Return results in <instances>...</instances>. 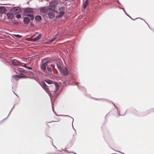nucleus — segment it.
Wrapping results in <instances>:
<instances>
[{
    "mask_svg": "<svg viewBox=\"0 0 154 154\" xmlns=\"http://www.w3.org/2000/svg\"><path fill=\"white\" fill-rule=\"evenodd\" d=\"M9 11L7 13L6 15L8 19H12L14 16V15L22 11L19 7H13L12 8L9 7Z\"/></svg>",
    "mask_w": 154,
    "mask_h": 154,
    "instance_id": "obj_1",
    "label": "nucleus"
},
{
    "mask_svg": "<svg viewBox=\"0 0 154 154\" xmlns=\"http://www.w3.org/2000/svg\"><path fill=\"white\" fill-rule=\"evenodd\" d=\"M10 58L7 54L2 51H0V60L6 62L9 61Z\"/></svg>",
    "mask_w": 154,
    "mask_h": 154,
    "instance_id": "obj_2",
    "label": "nucleus"
},
{
    "mask_svg": "<svg viewBox=\"0 0 154 154\" xmlns=\"http://www.w3.org/2000/svg\"><path fill=\"white\" fill-rule=\"evenodd\" d=\"M53 61V60L49 57L45 58L41 60V62L40 64H42L43 68L45 67V65L48 64V63H51Z\"/></svg>",
    "mask_w": 154,
    "mask_h": 154,
    "instance_id": "obj_3",
    "label": "nucleus"
},
{
    "mask_svg": "<svg viewBox=\"0 0 154 154\" xmlns=\"http://www.w3.org/2000/svg\"><path fill=\"white\" fill-rule=\"evenodd\" d=\"M104 139L106 143L109 144V142L107 141V140L111 138L112 136L108 130H106L105 131L104 136Z\"/></svg>",
    "mask_w": 154,
    "mask_h": 154,
    "instance_id": "obj_4",
    "label": "nucleus"
},
{
    "mask_svg": "<svg viewBox=\"0 0 154 154\" xmlns=\"http://www.w3.org/2000/svg\"><path fill=\"white\" fill-rule=\"evenodd\" d=\"M14 69L16 73L24 75L25 70L23 69L17 67L14 68Z\"/></svg>",
    "mask_w": 154,
    "mask_h": 154,
    "instance_id": "obj_5",
    "label": "nucleus"
},
{
    "mask_svg": "<svg viewBox=\"0 0 154 154\" xmlns=\"http://www.w3.org/2000/svg\"><path fill=\"white\" fill-rule=\"evenodd\" d=\"M131 112L135 115L139 117H142L146 115V114H144V113L138 111L137 110L134 108L131 109Z\"/></svg>",
    "mask_w": 154,
    "mask_h": 154,
    "instance_id": "obj_6",
    "label": "nucleus"
},
{
    "mask_svg": "<svg viewBox=\"0 0 154 154\" xmlns=\"http://www.w3.org/2000/svg\"><path fill=\"white\" fill-rule=\"evenodd\" d=\"M40 67L41 69L42 70V72H45V71L46 70V69L47 68V69L48 70V71L49 72H52V70L51 67H50L48 66V64H47V65H45V67L43 68L42 67V64H40Z\"/></svg>",
    "mask_w": 154,
    "mask_h": 154,
    "instance_id": "obj_7",
    "label": "nucleus"
},
{
    "mask_svg": "<svg viewBox=\"0 0 154 154\" xmlns=\"http://www.w3.org/2000/svg\"><path fill=\"white\" fill-rule=\"evenodd\" d=\"M39 83L43 88L46 91L47 93H48L49 91L48 86L44 82H42L40 83Z\"/></svg>",
    "mask_w": 154,
    "mask_h": 154,
    "instance_id": "obj_8",
    "label": "nucleus"
},
{
    "mask_svg": "<svg viewBox=\"0 0 154 154\" xmlns=\"http://www.w3.org/2000/svg\"><path fill=\"white\" fill-rule=\"evenodd\" d=\"M49 9L50 11H55L56 13H58V10L57 9L56 6L54 5H49Z\"/></svg>",
    "mask_w": 154,
    "mask_h": 154,
    "instance_id": "obj_9",
    "label": "nucleus"
},
{
    "mask_svg": "<svg viewBox=\"0 0 154 154\" xmlns=\"http://www.w3.org/2000/svg\"><path fill=\"white\" fill-rule=\"evenodd\" d=\"M22 11H23V13L24 14V13H32L33 10L32 8L30 7H27L25 8H22Z\"/></svg>",
    "mask_w": 154,
    "mask_h": 154,
    "instance_id": "obj_10",
    "label": "nucleus"
},
{
    "mask_svg": "<svg viewBox=\"0 0 154 154\" xmlns=\"http://www.w3.org/2000/svg\"><path fill=\"white\" fill-rule=\"evenodd\" d=\"M55 11H50L47 13V15L50 19H53L55 17Z\"/></svg>",
    "mask_w": 154,
    "mask_h": 154,
    "instance_id": "obj_11",
    "label": "nucleus"
},
{
    "mask_svg": "<svg viewBox=\"0 0 154 154\" xmlns=\"http://www.w3.org/2000/svg\"><path fill=\"white\" fill-rule=\"evenodd\" d=\"M9 7H4L2 6H0V13H4L8 11Z\"/></svg>",
    "mask_w": 154,
    "mask_h": 154,
    "instance_id": "obj_12",
    "label": "nucleus"
},
{
    "mask_svg": "<svg viewBox=\"0 0 154 154\" xmlns=\"http://www.w3.org/2000/svg\"><path fill=\"white\" fill-rule=\"evenodd\" d=\"M11 61V63L14 66H17L19 65L20 63L19 61L16 59H13Z\"/></svg>",
    "mask_w": 154,
    "mask_h": 154,
    "instance_id": "obj_13",
    "label": "nucleus"
},
{
    "mask_svg": "<svg viewBox=\"0 0 154 154\" xmlns=\"http://www.w3.org/2000/svg\"><path fill=\"white\" fill-rule=\"evenodd\" d=\"M58 11L59 12L57 13H61V14H64L65 13V7L64 6H61L58 8Z\"/></svg>",
    "mask_w": 154,
    "mask_h": 154,
    "instance_id": "obj_14",
    "label": "nucleus"
},
{
    "mask_svg": "<svg viewBox=\"0 0 154 154\" xmlns=\"http://www.w3.org/2000/svg\"><path fill=\"white\" fill-rule=\"evenodd\" d=\"M39 10L42 13H45L48 10L46 6L44 7H41L39 8Z\"/></svg>",
    "mask_w": 154,
    "mask_h": 154,
    "instance_id": "obj_15",
    "label": "nucleus"
},
{
    "mask_svg": "<svg viewBox=\"0 0 154 154\" xmlns=\"http://www.w3.org/2000/svg\"><path fill=\"white\" fill-rule=\"evenodd\" d=\"M29 18L28 17H25L23 18V22L25 24H27L30 22Z\"/></svg>",
    "mask_w": 154,
    "mask_h": 154,
    "instance_id": "obj_16",
    "label": "nucleus"
},
{
    "mask_svg": "<svg viewBox=\"0 0 154 154\" xmlns=\"http://www.w3.org/2000/svg\"><path fill=\"white\" fill-rule=\"evenodd\" d=\"M42 34L41 33L39 34L37 36L33 39L32 41L33 42L36 41L40 40L42 38Z\"/></svg>",
    "mask_w": 154,
    "mask_h": 154,
    "instance_id": "obj_17",
    "label": "nucleus"
},
{
    "mask_svg": "<svg viewBox=\"0 0 154 154\" xmlns=\"http://www.w3.org/2000/svg\"><path fill=\"white\" fill-rule=\"evenodd\" d=\"M35 19L37 22H40L42 20V16L38 15H36L35 17Z\"/></svg>",
    "mask_w": 154,
    "mask_h": 154,
    "instance_id": "obj_18",
    "label": "nucleus"
},
{
    "mask_svg": "<svg viewBox=\"0 0 154 154\" xmlns=\"http://www.w3.org/2000/svg\"><path fill=\"white\" fill-rule=\"evenodd\" d=\"M88 1L87 0H85L84 2H83L82 4V9H83L84 10L86 9L87 6L88 4Z\"/></svg>",
    "mask_w": 154,
    "mask_h": 154,
    "instance_id": "obj_19",
    "label": "nucleus"
},
{
    "mask_svg": "<svg viewBox=\"0 0 154 154\" xmlns=\"http://www.w3.org/2000/svg\"><path fill=\"white\" fill-rule=\"evenodd\" d=\"M44 80L48 84L51 85L53 84L54 81L52 80L51 79H44Z\"/></svg>",
    "mask_w": 154,
    "mask_h": 154,
    "instance_id": "obj_20",
    "label": "nucleus"
},
{
    "mask_svg": "<svg viewBox=\"0 0 154 154\" xmlns=\"http://www.w3.org/2000/svg\"><path fill=\"white\" fill-rule=\"evenodd\" d=\"M51 102H52L51 101ZM51 104H52V111L53 112H54V113L56 115V116H69L67 115H57V114L56 112H55V111L54 110V106H53L52 103H51Z\"/></svg>",
    "mask_w": 154,
    "mask_h": 154,
    "instance_id": "obj_21",
    "label": "nucleus"
},
{
    "mask_svg": "<svg viewBox=\"0 0 154 154\" xmlns=\"http://www.w3.org/2000/svg\"><path fill=\"white\" fill-rule=\"evenodd\" d=\"M113 105L117 109V113L119 116H124L125 115L127 110L125 112L124 114H123V115H122L120 114V111L119 110L118 108L115 105V104L114 103H113Z\"/></svg>",
    "mask_w": 154,
    "mask_h": 154,
    "instance_id": "obj_22",
    "label": "nucleus"
},
{
    "mask_svg": "<svg viewBox=\"0 0 154 154\" xmlns=\"http://www.w3.org/2000/svg\"><path fill=\"white\" fill-rule=\"evenodd\" d=\"M77 86L78 88L82 91L84 93H85L86 92V89L84 87L82 86H80L79 85H77Z\"/></svg>",
    "mask_w": 154,
    "mask_h": 154,
    "instance_id": "obj_23",
    "label": "nucleus"
},
{
    "mask_svg": "<svg viewBox=\"0 0 154 154\" xmlns=\"http://www.w3.org/2000/svg\"><path fill=\"white\" fill-rule=\"evenodd\" d=\"M63 74L66 75H68L69 73L68 70L66 68H65L64 69H63V70L61 72Z\"/></svg>",
    "mask_w": 154,
    "mask_h": 154,
    "instance_id": "obj_24",
    "label": "nucleus"
},
{
    "mask_svg": "<svg viewBox=\"0 0 154 154\" xmlns=\"http://www.w3.org/2000/svg\"><path fill=\"white\" fill-rule=\"evenodd\" d=\"M12 77L17 81L20 79L19 75L17 74L14 75L12 76Z\"/></svg>",
    "mask_w": 154,
    "mask_h": 154,
    "instance_id": "obj_25",
    "label": "nucleus"
},
{
    "mask_svg": "<svg viewBox=\"0 0 154 154\" xmlns=\"http://www.w3.org/2000/svg\"><path fill=\"white\" fill-rule=\"evenodd\" d=\"M57 67L60 72H62L63 68L58 63H56Z\"/></svg>",
    "mask_w": 154,
    "mask_h": 154,
    "instance_id": "obj_26",
    "label": "nucleus"
},
{
    "mask_svg": "<svg viewBox=\"0 0 154 154\" xmlns=\"http://www.w3.org/2000/svg\"><path fill=\"white\" fill-rule=\"evenodd\" d=\"M25 74H26L28 75H33V73L32 72L25 70Z\"/></svg>",
    "mask_w": 154,
    "mask_h": 154,
    "instance_id": "obj_27",
    "label": "nucleus"
},
{
    "mask_svg": "<svg viewBox=\"0 0 154 154\" xmlns=\"http://www.w3.org/2000/svg\"><path fill=\"white\" fill-rule=\"evenodd\" d=\"M153 108H151L150 109L146 111L145 113H144V114H146V115L151 112H153Z\"/></svg>",
    "mask_w": 154,
    "mask_h": 154,
    "instance_id": "obj_28",
    "label": "nucleus"
},
{
    "mask_svg": "<svg viewBox=\"0 0 154 154\" xmlns=\"http://www.w3.org/2000/svg\"><path fill=\"white\" fill-rule=\"evenodd\" d=\"M53 84L54 85L55 88L58 89L59 88L60 86L57 82L54 81Z\"/></svg>",
    "mask_w": 154,
    "mask_h": 154,
    "instance_id": "obj_29",
    "label": "nucleus"
},
{
    "mask_svg": "<svg viewBox=\"0 0 154 154\" xmlns=\"http://www.w3.org/2000/svg\"><path fill=\"white\" fill-rule=\"evenodd\" d=\"M124 13H125V14L127 16H128V17H129L132 20H135V19H138V18H140L142 20H143V19H142L140 18V17H138V18H135V19H132L131 17L129 15V14H127L126 12L125 11H124Z\"/></svg>",
    "mask_w": 154,
    "mask_h": 154,
    "instance_id": "obj_30",
    "label": "nucleus"
},
{
    "mask_svg": "<svg viewBox=\"0 0 154 154\" xmlns=\"http://www.w3.org/2000/svg\"><path fill=\"white\" fill-rule=\"evenodd\" d=\"M69 117H70V118H72V128H73V129L75 131V134H73V136L74 137V135H76V130L74 128V127H73V121H74V119H73V118L72 117H71V116H70Z\"/></svg>",
    "mask_w": 154,
    "mask_h": 154,
    "instance_id": "obj_31",
    "label": "nucleus"
},
{
    "mask_svg": "<svg viewBox=\"0 0 154 154\" xmlns=\"http://www.w3.org/2000/svg\"><path fill=\"white\" fill-rule=\"evenodd\" d=\"M59 14L57 15L56 16V18L58 19L59 18H60L61 17H62L63 15V14H61V13H58Z\"/></svg>",
    "mask_w": 154,
    "mask_h": 154,
    "instance_id": "obj_32",
    "label": "nucleus"
},
{
    "mask_svg": "<svg viewBox=\"0 0 154 154\" xmlns=\"http://www.w3.org/2000/svg\"><path fill=\"white\" fill-rule=\"evenodd\" d=\"M14 36H15L17 38H21L22 37V35H18V34H14L13 35Z\"/></svg>",
    "mask_w": 154,
    "mask_h": 154,
    "instance_id": "obj_33",
    "label": "nucleus"
},
{
    "mask_svg": "<svg viewBox=\"0 0 154 154\" xmlns=\"http://www.w3.org/2000/svg\"><path fill=\"white\" fill-rule=\"evenodd\" d=\"M72 144L71 143V142H70L69 143L68 145L66 146V149H69V148H70L72 146Z\"/></svg>",
    "mask_w": 154,
    "mask_h": 154,
    "instance_id": "obj_34",
    "label": "nucleus"
},
{
    "mask_svg": "<svg viewBox=\"0 0 154 154\" xmlns=\"http://www.w3.org/2000/svg\"><path fill=\"white\" fill-rule=\"evenodd\" d=\"M32 14V13H24V15L27 16L28 17H31Z\"/></svg>",
    "mask_w": 154,
    "mask_h": 154,
    "instance_id": "obj_35",
    "label": "nucleus"
},
{
    "mask_svg": "<svg viewBox=\"0 0 154 154\" xmlns=\"http://www.w3.org/2000/svg\"><path fill=\"white\" fill-rule=\"evenodd\" d=\"M27 78L29 79H34V80H35L37 82H38V81L37 79H35V77H29V76H27Z\"/></svg>",
    "mask_w": 154,
    "mask_h": 154,
    "instance_id": "obj_36",
    "label": "nucleus"
},
{
    "mask_svg": "<svg viewBox=\"0 0 154 154\" xmlns=\"http://www.w3.org/2000/svg\"><path fill=\"white\" fill-rule=\"evenodd\" d=\"M58 89H59L55 88V90H54V93H55V94L56 95L57 94V95H58L60 93H57V92Z\"/></svg>",
    "mask_w": 154,
    "mask_h": 154,
    "instance_id": "obj_37",
    "label": "nucleus"
},
{
    "mask_svg": "<svg viewBox=\"0 0 154 154\" xmlns=\"http://www.w3.org/2000/svg\"><path fill=\"white\" fill-rule=\"evenodd\" d=\"M16 14V17L17 18L19 19V18H21V15L20 14Z\"/></svg>",
    "mask_w": 154,
    "mask_h": 154,
    "instance_id": "obj_38",
    "label": "nucleus"
},
{
    "mask_svg": "<svg viewBox=\"0 0 154 154\" xmlns=\"http://www.w3.org/2000/svg\"><path fill=\"white\" fill-rule=\"evenodd\" d=\"M15 106V105H14V106H13V107L12 108V109H11V110H10L9 114H8V116H7V117L5 118H4V119H3V120H2V121H3V120H5V119H6L8 117V116H9V115H10V113H11V111H12V110L13 109V108H14V107Z\"/></svg>",
    "mask_w": 154,
    "mask_h": 154,
    "instance_id": "obj_39",
    "label": "nucleus"
},
{
    "mask_svg": "<svg viewBox=\"0 0 154 154\" xmlns=\"http://www.w3.org/2000/svg\"><path fill=\"white\" fill-rule=\"evenodd\" d=\"M48 66H49L50 67H52V68H54L55 66L53 64L51 63H48Z\"/></svg>",
    "mask_w": 154,
    "mask_h": 154,
    "instance_id": "obj_40",
    "label": "nucleus"
},
{
    "mask_svg": "<svg viewBox=\"0 0 154 154\" xmlns=\"http://www.w3.org/2000/svg\"><path fill=\"white\" fill-rule=\"evenodd\" d=\"M57 152L56 153H52V154H61V153L62 152L60 150H57Z\"/></svg>",
    "mask_w": 154,
    "mask_h": 154,
    "instance_id": "obj_41",
    "label": "nucleus"
},
{
    "mask_svg": "<svg viewBox=\"0 0 154 154\" xmlns=\"http://www.w3.org/2000/svg\"><path fill=\"white\" fill-rule=\"evenodd\" d=\"M27 76H26V77L25 76V75H19V77H20V79H27Z\"/></svg>",
    "mask_w": 154,
    "mask_h": 154,
    "instance_id": "obj_42",
    "label": "nucleus"
},
{
    "mask_svg": "<svg viewBox=\"0 0 154 154\" xmlns=\"http://www.w3.org/2000/svg\"><path fill=\"white\" fill-rule=\"evenodd\" d=\"M65 149H66V148ZM61 150L62 151H64L65 152H66L68 153H72V152H73L72 151L69 152L67 150H66V149H61Z\"/></svg>",
    "mask_w": 154,
    "mask_h": 154,
    "instance_id": "obj_43",
    "label": "nucleus"
},
{
    "mask_svg": "<svg viewBox=\"0 0 154 154\" xmlns=\"http://www.w3.org/2000/svg\"><path fill=\"white\" fill-rule=\"evenodd\" d=\"M29 19L30 18V20H34V18H35V17L34 16V15L32 14V15L30 17H29Z\"/></svg>",
    "mask_w": 154,
    "mask_h": 154,
    "instance_id": "obj_44",
    "label": "nucleus"
},
{
    "mask_svg": "<svg viewBox=\"0 0 154 154\" xmlns=\"http://www.w3.org/2000/svg\"><path fill=\"white\" fill-rule=\"evenodd\" d=\"M25 68L28 70H31L32 69V68L29 66H26Z\"/></svg>",
    "mask_w": 154,
    "mask_h": 154,
    "instance_id": "obj_45",
    "label": "nucleus"
},
{
    "mask_svg": "<svg viewBox=\"0 0 154 154\" xmlns=\"http://www.w3.org/2000/svg\"><path fill=\"white\" fill-rule=\"evenodd\" d=\"M60 119L58 118V119H57V121H51V122H48V123H50V122H57L60 121Z\"/></svg>",
    "mask_w": 154,
    "mask_h": 154,
    "instance_id": "obj_46",
    "label": "nucleus"
},
{
    "mask_svg": "<svg viewBox=\"0 0 154 154\" xmlns=\"http://www.w3.org/2000/svg\"><path fill=\"white\" fill-rule=\"evenodd\" d=\"M106 102H107L109 103H112V104H113V103H114L112 101H111L109 100H108V99H106Z\"/></svg>",
    "mask_w": 154,
    "mask_h": 154,
    "instance_id": "obj_47",
    "label": "nucleus"
},
{
    "mask_svg": "<svg viewBox=\"0 0 154 154\" xmlns=\"http://www.w3.org/2000/svg\"><path fill=\"white\" fill-rule=\"evenodd\" d=\"M106 99H105L104 98L100 99V101H106Z\"/></svg>",
    "mask_w": 154,
    "mask_h": 154,
    "instance_id": "obj_48",
    "label": "nucleus"
},
{
    "mask_svg": "<svg viewBox=\"0 0 154 154\" xmlns=\"http://www.w3.org/2000/svg\"><path fill=\"white\" fill-rule=\"evenodd\" d=\"M118 7H119V8L120 9H122V10H123V11H125V9L123 7H120L119 6Z\"/></svg>",
    "mask_w": 154,
    "mask_h": 154,
    "instance_id": "obj_49",
    "label": "nucleus"
},
{
    "mask_svg": "<svg viewBox=\"0 0 154 154\" xmlns=\"http://www.w3.org/2000/svg\"><path fill=\"white\" fill-rule=\"evenodd\" d=\"M93 98L95 100L100 101V99H98V98H94V97H93Z\"/></svg>",
    "mask_w": 154,
    "mask_h": 154,
    "instance_id": "obj_50",
    "label": "nucleus"
},
{
    "mask_svg": "<svg viewBox=\"0 0 154 154\" xmlns=\"http://www.w3.org/2000/svg\"><path fill=\"white\" fill-rule=\"evenodd\" d=\"M115 150V151H116V152H119V153H121V154H122V152H121V151H118V150Z\"/></svg>",
    "mask_w": 154,
    "mask_h": 154,
    "instance_id": "obj_51",
    "label": "nucleus"
},
{
    "mask_svg": "<svg viewBox=\"0 0 154 154\" xmlns=\"http://www.w3.org/2000/svg\"><path fill=\"white\" fill-rule=\"evenodd\" d=\"M52 144L53 146L56 149H57V147L54 145L53 142V140H52Z\"/></svg>",
    "mask_w": 154,
    "mask_h": 154,
    "instance_id": "obj_52",
    "label": "nucleus"
},
{
    "mask_svg": "<svg viewBox=\"0 0 154 154\" xmlns=\"http://www.w3.org/2000/svg\"><path fill=\"white\" fill-rule=\"evenodd\" d=\"M23 65L22 66L25 68L26 66V63H23Z\"/></svg>",
    "mask_w": 154,
    "mask_h": 154,
    "instance_id": "obj_53",
    "label": "nucleus"
},
{
    "mask_svg": "<svg viewBox=\"0 0 154 154\" xmlns=\"http://www.w3.org/2000/svg\"><path fill=\"white\" fill-rule=\"evenodd\" d=\"M118 0V3L119 5H121V3L119 1V0Z\"/></svg>",
    "mask_w": 154,
    "mask_h": 154,
    "instance_id": "obj_54",
    "label": "nucleus"
},
{
    "mask_svg": "<svg viewBox=\"0 0 154 154\" xmlns=\"http://www.w3.org/2000/svg\"><path fill=\"white\" fill-rule=\"evenodd\" d=\"M13 93H14V94H15V95H16V96H17V97H19V96H18L17 94H16L14 92V91H13Z\"/></svg>",
    "mask_w": 154,
    "mask_h": 154,
    "instance_id": "obj_55",
    "label": "nucleus"
},
{
    "mask_svg": "<svg viewBox=\"0 0 154 154\" xmlns=\"http://www.w3.org/2000/svg\"><path fill=\"white\" fill-rule=\"evenodd\" d=\"M72 153H73L74 154H77L76 153H75V152H72Z\"/></svg>",
    "mask_w": 154,
    "mask_h": 154,
    "instance_id": "obj_56",
    "label": "nucleus"
},
{
    "mask_svg": "<svg viewBox=\"0 0 154 154\" xmlns=\"http://www.w3.org/2000/svg\"><path fill=\"white\" fill-rule=\"evenodd\" d=\"M32 22H31L30 23V24L31 25H32Z\"/></svg>",
    "mask_w": 154,
    "mask_h": 154,
    "instance_id": "obj_57",
    "label": "nucleus"
},
{
    "mask_svg": "<svg viewBox=\"0 0 154 154\" xmlns=\"http://www.w3.org/2000/svg\"><path fill=\"white\" fill-rule=\"evenodd\" d=\"M47 136L48 137H50V138H51V140H52V138H51L49 136Z\"/></svg>",
    "mask_w": 154,
    "mask_h": 154,
    "instance_id": "obj_58",
    "label": "nucleus"
},
{
    "mask_svg": "<svg viewBox=\"0 0 154 154\" xmlns=\"http://www.w3.org/2000/svg\"><path fill=\"white\" fill-rule=\"evenodd\" d=\"M144 20V21H145V22L146 23V24L148 25H148H148V24L144 20Z\"/></svg>",
    "mask_w": 154,
    "mask_h": 154,
    "instance_id": "obj_59",
    "label": "nucleus"
},
{
    "mask_svg": "<svg viewBox=\"0 0 154 154\" xmlns=\"http://www.w3.org/2000/svg\"><path fill=\"white\" fill-rule=\"evenodd\" d=\"M144 20V21H145V22L146 23V24L148 25H148H148V24L144 20Z\"/></svg>",
    "mask_w": 154,
    "mask_h": 154,
    "instance_id": "obj_60",
    "label": "nucleus"
},
{
    "mask_svg": "<svg viewBox=\"0 0 154 154\" xmlns=\"http://www.w3.org/2000/svg\"><path fill=\"white\" fill-rule=\"evenodd\" d=\"M148 26H149V28L151 29H152V28H151L150 27V26H149V25H148Z\"/></svg>",
    "mask_w": 154,
    "mask_h": 154,
    "instance_id": "obj_61",
    "label": "nucleus"
},
{
    "mask_svg": "<svg viewBox=\"0 0 154 154\" xmlns=\"http://www.w3.org/2000/svg\"><path fill=\"white\" fill-rule=\"evenodd\" d=\"M152 30L154 31V29H151Z\"/></svg>",
    "mask_w": 154,
    "mask_h": 154,
    "instance_id": "obj_62",
    "label": "nucleus"
},
{
    "mask_svg": "<svg viewBox=\"0 0 154 154\" xmlns=\"http://www.w3.org/2000/svg\"><path fill=\"white\" fill-rule=\"evenodd\" d=\"M124 153L123 152H122V154H124Z\"/></svg>",
    "mask_w": 154,
    "mask_h": 154,
    "instance_id": "obj_63",
    "label": "nucleus"
},
{
    "mask_svg": "<svg viewBox=\"0 0 154 154\" xmlns=\"http://www.w3.org/2000/svg\"><path fill=\"white\" fill-rule=\"evenodd\" d=\"M47 126H48V127H49L48 125V124H47Z\"/></svg>",
    "mask_w": 154,
    "mask_h": 154,
    "instance_id": "obj_64",
    "label": "nucleus"
}]
</instances>
